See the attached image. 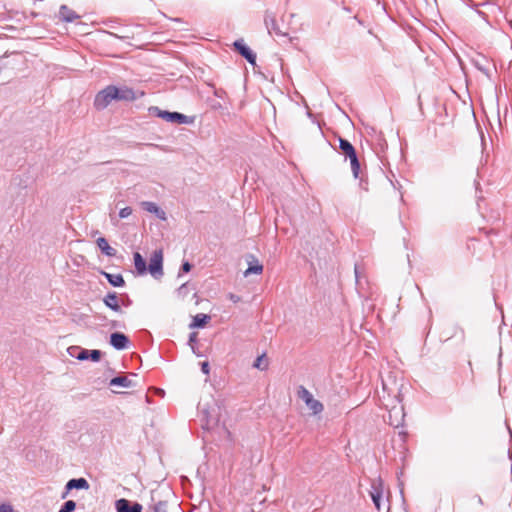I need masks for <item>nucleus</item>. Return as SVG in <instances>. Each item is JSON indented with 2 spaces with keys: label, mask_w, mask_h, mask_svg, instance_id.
<instances>
[{
  "label": "nucleus",
  "mask_w": 512,
  "mask_h": 512,
  "mask_svg": "<svg viewBox=\"0 0 512 512\" xmlns=\"http://www.w3.org/2000/svg\"><path fill=\"white\" fill-rule=\"evenodd\" d=\"M163 253L162 250H155L151 255L147 270L155 278L159 279L163 276Z\"/></svg>",
  "instance_id": "4"
},
{
  "label": "nucleus",
  "mask_w": 512,
  "mask_h": 512,
  "mask_svg": "<svg viewBox=\"0 0 512 512\" xmlns=\"http://www.w3.org/2000/svg\"><path fill=\"white\" fill-rule=\"evenodd\" d=\"M96 243L101 252L106 256L114 257L116 255V250L108 244L104 237L98 238Z\"/></svg>",
  "instance_id": "16"
},
{
  "label": "nucleus",
  "mask_w": 512,
  "mask_h": 512,
  "mask_svg": "<svg viewBox=\"0 0 512 512\" xmlns=\"http://www.w3.org/2000/svg\"><path fill=\"white\" fill-rule=\"evenodd\" d=\"M233 46L250 64H255L256 54L244 43L243 39L236 40Z\"/></svg>",
  "instance_id": "6"
},
{
  "label": "nucleus",
  "mask_w": 512,
  "mask_h": 512,
  "mask_svg": "<svg viewBox=\"0 0 512 512\" xmlns=\"http://www.w3.org/2000/svg\"><path fill=\"white\" fill-rule=\"evenodd\" d=\"M128 337L119 332L112 333L110 335V344L117 350H124L128 347Z\"/></svg>",
  "instance_id": "10"
},
{
  "label": "nucleus",
  "mask_w": 512,
  "mask_h": 512,
  "mask_svg": "<svg viewBox=\"0 0 512 512\" xmlns=\"http://www.w3.org/2000/svg\"><path fill=\"white\" fill-rule=\"evenodd\" d=\"M141 205L144 210H146L149 213L155 214L159 219H166L165 212L162 209H160L154 202L144 201L141 203Z\"/></svg>",
  "instance_id": "13"
},
{
  "label": "nucleus",
  "mask_w": 512,
  "mask_h": 512,
  "mask_svg": "<svg viewBox=\"0 0 512 512\" xmlns=\"http://www.w3.org/2000/svg\"><path fill=\"white\" fill-rule=\"evenodd\" d=\"M349 160H350V165H351L353 176H354V178L357 179V178H359V174H360V163L357 158V154L352 157H349Z\"/></svg>",
  "instance_id": "23"
},
{
  "label": "nucleus",
  "mask_w": 512,
  "mask_h": 512,
  "mask_svg": "<svg viewBox=\"0 0 512 512\" xmlns=\"http://www.w3.org/2000/svg\"><path fill=\"white\" fill-rule=\"evenodd\" d=\"M191 269H192V265L188 261L183 262V264L181 266L182 272L188 273Z\"/></svg>",
  "instance_id": "30"
},
{
  "label": "nucleus",
  "mask_w": 512,
  "mask_h": 512,
  "mask_svg": "<svg viewBox=\"0 0 512 512\" xmlns=\"http://www.w3.org/2000/svg\"><path fill=\"white\" fill-rule=\"evenodd\" d=\"M187 290H188V287H187V284H182L179 289H178V294L180 296H185L186 293H187Z\"/></svg>",
  "instance_id": "31"
},
{
  "label": "nucleus",
  "mask_w": 512,
  "mask_h": 512,
  "mask_svg": "<svg viewBox=\"0 0 512 512\" xmlns=\"http://www.w3.org/2000/svg\"><path fill=\"white\" fill-rule=\"evenodd\" d=\"M65 488L66 492L62 495V498H65L68 492L72 489H88L89 483L85 478H75L69 480Z\"/></svg>",
  "instance_id": "12"
},
{
  "label": "nucleus",
  "mask_w": 512,
  "mask_h": 512,
  "mask_svg": "<svg viewBox=\"0 0 512 512\" xmlns=\"http://www.w3.org/2000/svg\"><path fill=\"white\" fill-rule=\"evenodd\" d=\"M107 281L114 287H122L125 285V280L121 274H110L102 272Z\"/></svg>",
  "instance_id": "20"
},
{
  "label": "nucleus",
  "mask_w": 512,
  "mask_h": 512,
  "mask_svg": "<svg viewBox=\"0 0 512 512\" xmlns=\"http://www.w3.org/2000/svg\"><path fill=\"white\" fill-rule=\"evenodd\" d=\"M132 214V209L130 207L122 208L119 211V217L120 218H127Z\"/></svg>",
  "instance_id": "27"
},
{
  "label": "nucleus",
  "mask_w": 512,
  "mask_h": 512,
  "mask_svg": "<svg viewBox=\"0 0 512 512\" xmlns=\"http://www.w3.org/2000/svg\"><path fill=\"white\" fill-rule=\"evenodd\" d=\"M75 508L76 503L73 500H68L62 505L59 512H73Z\"/></svg>",
  "instance_id": "25"
},
{
  "label": "nucleus",
  "mask_w": 512,
  "mask_h": 512,
  "mask_svg": "<svg viewBox=\"0 0 512 512\" xmlns=\"http://www.w3.org/2000/svg\"><path fill=\"white\" fill-rule=\"evenodd\" d=\"M122 303H123V305H125V306H129V305L131 304V300H130L129 298H127V300H126V301H123Z\"/></svg>",
  "instance_id": "35"
},
{
  "label": "nucleus",
  "mask_w": 512,
  "mask_h": 512,
  "mask_svg": "<svg viewBox=\"0 0 512 512\" xmlns=\"http://www.w3.org/2000/svg\"><path fill=\"white\" fill-rule=\"evenodd\" d=\"M68 353L80 361L89 359V350L83 349L79 346H71L68 348Z\"/></svg>",
  "instance_id": "15"
},
{
  "label": "nucleus",
  "mask_w": 512,
  "mask_h": 512,
  "mask_svg": "<svg viewBox=\"0 0 512 512\" xmlns=\"http://www.w3.org/2000/svg\"><path fill=\"white\" fill-rule=\"evenodd\" d=\"M134 266L139 275H144L147 272L146 261L139 252L134 253Z\"/></svg>",
  "instance_id": "19"
},
{
  "label": "nucleus",
  "mask_w": 512,
  "mask_h": 512,
  "mask_svg": "<svg viewBox=\"0 0 512 512\" xmlns=\"http://www.w3.org/2000/svg\"><path fill=\"white\" fill-rule=\"evenodd\" d=\"M101 358V351L100 350H90L89 351V359H91L94 362L99 361Z\"/></svg>",
  "instance_id": "26"
},
{
  "label": "nucleus",
  "mask_w": 512,
  "mask_h": 512,
  "mask_svg": "<svg viewBox=\"0 0 512 512\" xmlns=\"http://www.w3.org/2000/svg\"><path fill=\"white\" fill-rule=\"evenodd\" d=\"M297 395L302 401L305 402L308 409L311 410L314 415H317L323 411V404L320 401L316 400L311 394V392L307 390L304 386L299 387Z\"/></svg>",
  "instance_id": "3"
},
{
  "label": "nucleus",
  "mask_w": 512,
  "mask_h": 512,
  "mask_svg": "<svg viewBox=\"0 0 512 512\" xmlns=\"http://www.w3.org/2000/svg\"><path fill=\"white\" fill-rule=\"evenodd\" d=\"M196 340H197L196 333H191L190 336H189V343L196 342Z\"/></svg>",
  "instance_id": "34"
},
{
  "label": "nucleus",
  "mask_w": 512,
  "mask_h": 512,
  "mask_svg": "<svg viewBox=\"0 0 512 512\" xmlns=\"http://www.w3.org/2000/svg\"><path fill=\"white\" fill-rule=\"evenodd\" d=\"M110 386H121L124 388H130L133 387L135 384L133 381L129 378V376H117L110 380L109 383Z\"/></svg>",
  "instance_id": "17"
},
{
  "label": "nucleus",
  "mask_w": 512,
  "mask_h": 512,
  "mask_svg": "<svg viewBox=\"0 0 512 512\" xmlns=\"http://www.w3.org/2000/svg\"><path fill=\"white\" fill-rule=\"evenodd\" d=\"M117 512H141L142 506L139 503L131 504L127 499H119L116 501Z\"/></svg>",
  "instance_id": "9"
},
{
  "label": "nucleus",
  "mask_w": 512,
  "mask_h": 512,
  "mask_svg": "<svg viewBox=\"0 0 512 512\" xmlns=\"http://www.w3.org/2000/svg\"><path fill=\"white\" fill-rule=\"evenodd\" d=\"M103 303L106 307L110 308L111 310L121 313V306H120V300L116 292H109L104 298Z\"/></svg>",
  "instance_id": "11"
},
{
  "label": "nucleus",
  "mask_w": 512,
  "mask_h": 512,
  "mask_svg": "<svg viewBox=\"0 0 512 512\" xmlns=\"http://www.w3.org/2000/svg\"><path fill=\"white\" fill-rule=\"evenodd\" d=\"M263 271V265L260 264L257 260H255V264L249 265V267L244 272L245 276H248L250 274H261Z\"/></svg>",
  "instance_id": "22"
},
{
  "label": "nucleus",
  "mask_w": 512,
  "mask_h": 512,
  "mask_svg": "<svg viewBox=\"0 0 512 512\" xmlns=\"http://www.w3.org/2000/svg\"><path fill=\"white\" fill-rule=\"evenodd\" d=\"M137 99L136 92L127 86L117 87L108 85L100 90L94 98V107L97 110H104L112 101H134Z\"/></svg>",
  "instance_id": "1"
},
{
  "label": "nucleus",
  "mask_w": 512,
  "mask_h": 512,
  "mask_svg": "<svg viewBox=\"0 0 512 512\" xmlns=\"http://www.w3.org/2000/svg\"><path fill=\"white\" fill-rule=\"evenodd\" d=\"M153 111L156 112V115L162 119H164L167 122L171 123H179V124H190L192 123V119H190L188 116L179 113V112H169V111H163L160 110L157 107L152 108Z\"/></svg>",
  "instance_id": "5"
},
{
  "label": "nucleus",
  "mask_w": 512,
  "mask_h": 512,
  "mask_svg": "<svg viewBox=\"0 0 512 512\" xmlns=\"http://www.w3.org/2000/svg\"><path fill=\"white\" fill-rule=\"evenodd\" d=\"M59 17L65 22H73L79 18V15H77L76 12L70 9L68 6L62 5L59 9Z\"/></svg>",
  "instance_id": "14"
},
{
  "label": "nucleus",
  "mask_w": 512,
  "mask_h": 512,
  "mask_svg": "<svg viewBox=\"0 0 512 512\" xmlns=\"http://www.w3.org/2000/svg\"><path fill=\"white\" fill-rule=\"evenodd\" d=\"M228 298H229L232 302H234V303H237V302H239V301H240V297H239L238 295L233 294V293H230V294L228 295Z\"/></svg>",
  "instance_id": "33"
},
{
  "label": "nucleus",
  "mask_w": 512,
  "mask_h": 512,
  "mask_svg": "<svg viewBox=\"0 0 512 512\" xmlns=\"http://www.w3.org/2000/svg\"><path fill=\"white\" fill-rule=\"evenodd\" d=\"M0 512H13V509H12L11 505L1 504L0 505Z\"/></svg>",
  "instance_id": "32"
},
{
  "label": "nucleus",
  "mask_w": 512,
  "mask_h": 512,
  "mask_svg": "<svg viewBox=\"0 0 512 512\" xmlns=\"http://www.w3.org/2000/svg\"><path fill=\"white\" fill-rule=\"evenodd\" d=\"M339 148L341 149L342 153L346 156V158L356 155L355 148L346 139H343V138L339 139Z\"/></svg>",
  "instance_id": "18"
},
{
  "label": "nucleus",
  "mask_w": 512,
  "mask_h": 512,
  "mask_svg": "<svg viewBox=\"0 0 512 512\" xmlns=\"http://www.w3.org/2000/svg\"><path fill=\"white\" fill-rule=\"evenodd\" d=\"M201 370L206 375H208L210 373V366L207 361H204L201 363Z\"/></svg>",
  "instance_id": "29"
},
{
  "label": "nucleus",
  "mask_w": 512,
  "mask_h": 512,
  "mask_svg": "<svg viewBox=\"0 0 512 512\" xmlns=\"http://www.w3.org/2000/svg\"><path fill=\"white\" fill-rule=\"evenodd\" d=\"M355 275H356V278H358V270H357V267H355Z\"/></svg>",
  "instance_id": "37"
},
{
  "label": "nucleus",
  "mask_w": 512,
  "mask_h": 512,
  "mask_svg": "<svg viewBox=\"0 0 512 512\" xmlns=\"http://www.w3.org/2000/svg\"><path fill=\"white\" fill-rule=\"evenodd\" d=\"M154 512H166V504L164 502H158L154 505Z\"/></svg>",
  "instance_id": "28"
},
{
  "label": "nucleus",
  "mask_w": 512,
  "mask_h": 512,
  "mask_svg": "<svg viewBox=\"0 0 512 512\" xmlns=\"http://www.w3.org/2000/svg\"><path fill=\"white\" fill-rule=\"evenodd\" d=\"M210 319V316L206 314H197L193 318V323L191 324V327H203L208 320Z\"/></svg>",
  "instance_id": "21"
},
{
  "label": "nucleus",
  "mask_w": 512,
  "mask_h": 512,
  "mask_svg": "<svg viewBox=\"0 0 512 512\" xmlns=\"http://www.w3.org/2000/svg\"><path fill=\"white\" fill-rule=\"evenodd\" d=\"M404 417L405 414L402 407H393L388 413V423L389 425L398 428L403 424Z\"/></svg>",
  "instance_id": "7"
},
{
  "label": "nucleus",
  "mask_w": 512,
  "mask_h": 512,
  "mask_svg": "<svg viewBox=\"0 0 512 512\" xmlns=\"http://www.w3.org/2000/svg\"><path fill=\"white\" fill-rule=\"evenodd\" d=\"M254 368L260 369V370H266L268 367V361L265 358V354L258 356L253 364Z\"/></svg>",
  "instance_id": "24"
},
{
  "label": "nucleus",
  "mask_w": 512,
  "mask_h": 512,
  "mask_svg": "<svg viewBox=\"0 0 512 512\" xmlns=\"http://www.w3.org/2000/svg\"><path fill=\"white\" fill-rule=\"evenodd\" d=\"M265 25L269 34H275L276 36L285 37L288 34L282 31L276 21V18L271 14L265 15Z\"/></svg>",
  "instance_id": "8"
},
{
  "label": "nucleus",
  "mask_w": 512,
  "mask_h": 512,
  "mask_svg": "<svg viewBox=\"0 0 512 512\" xmlns=\"http://www.w3.org/2000/svg\"><path fill=\"white\" fill-rule=\"evenodd\" d=\"M477 498V502L480 504V505H483V500L480 496H476Z\"/></svg>",
  "instance_id": "36"
},
{
  "label": "nucleus",
  "mask_w": 512,
  "mask_h": 512,
  "mask_svg": "<svg viewBox=\"0 0 512 512\" xmlns=\"http://www.w3.org/2000/svg\"><path fill=\"white\" fill-rule=\"evenodd\" d=\"M369 495L378 511H380L382 507H388V499L385 497L384 482L380 477L372 479Z\"/></svg>",
  "instance_id": "2"
}]
</instances>
